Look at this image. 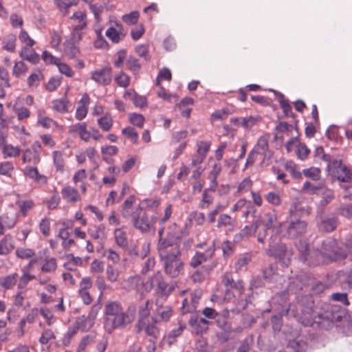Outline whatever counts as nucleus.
<instances>
[{
    "label": "nucleus",
    "mask_w": 352,
    "mask_h": 352,
    "mask_svg": "<svg viewBox=\"0 0 352 352\" xmlns=\"http://www.w3.org/2000/svg\"><path fill=\"white\" fill-rule=\"evenodd\" d=\"M17 205L20 209V212L23 217L28 215L29 211L33 208L34 202L32 200H25L21 201H18Z\"/></svg>",
    "instance_id": "obj_48"
},
{
    "label": "nucleus",
    "mask_w": 352,
    "mask_h": 352,
    "mask_svg": "<svg viewBox=\"0 0 352 352\" xmlns=\"http://www.w3.org/2000/svg\"><path fill=\"white\" fill-rule=\"evenodd\" d=\"M115 81L118 85L125 88L129 85L130 77L126 74L121 72L115 77Z\"/></svg>",
    "instance_id": "obj_55"
},
{
    "label": "nucleus",
    "mask_w": 352,
    "mask_h": 352,
    "mask_svg": "<svg viewBox=\"0 0 352 352\" xmlns=\"http://www.w3.org/2000/svg\"><path fill=\"white\" fill-rule=\"evenodd\" d=\"M309 251L308 248L306 246L305 250L302 251V254L305 256L307 255L310 257L314 255L317 256V258L314 264H319L324 263L327 260L337 261L339 259L344 258L347 256L346 252L341 248L337 247V241L333 239H329L323 242L322 250L320 252H312L311 254L307 253Z\"/></svg>",
    "instance_id": "obj_3"
},
{
    "label": "nucleus",
    "mask_w": 352,
    "mask_h": 352,
    "mask_svg": "<svg viewBox=\"0 0 352 352\" xmlns=\"http://www.w3.org/2000/svg\"><path fill=\"white\" fill-rule=\"evenodd\" d=\"M106 274L107 279L110 282L114 283L118 280L120 272L118 270L115 269L112 265H107Z\"/></svg>",
    "instance_id": "obj_56"
},
{
    "label": "nucleus",
    "mask_w": 352,
    "mask_h": 352,
    "mask_svg": "<svg viewBox=\"0 0 352 352\" xmlns=\"http://www.w3.org/2000/svg\"><path fill=\"white\" fill-rule=\"evenodd\" d=\"M91 78L100 85H107L111 82V69L107 67L96 69L91 73Z\"/></svg>",
    "instance_id": "obj_11"
},
{
    "label": "nucleus",
    "mask_w": 352,
    "mask_h": 352,
    "mask_svg": "<svg viewBox=\"0 0 352 352\" xmlns=\"http://www.w3.org/2000/svg\"><path fill=\"white\" fill-rule=\"evenodd\" d=\"M126 67L130 69L134 74L139 72L141 68V65L138 62V60L133 56H129L126 61Z\"/></svg>",
    "instance_id": "obj_46"
},
{
    "label": "nucleus",
    "mask_w": 352,
    "mask_h": 352,
    "mask_svg": "<svg viewBox=\"0 0 352 352\" xmlns=\"http://www.w3.org/2000/svg\"><path fill=\"white\" fill-rule=\"evenodd\" d=\"M28 71V67L27 65L20 60L15 62L13 69L12 75L16 78H21L25 76Z\"/></svg>",
    "instance_id": "obj_30"
},
{
    "label": "nucleus",
    "mask_w": 352,
    "mask_h": 352,
    "mask_svg": "<svg viewBox=\"0 0 352 352\" xmlns=\"http://www.w3.org/2000/svg\"><path fill=\"white\" fill-rule=\"evenodd\" d=\"M20 56L25 60L32 63H36L39 60L38 55L32 50L24 47L20 52Z\"/></svg>",
    "instance_id": "obj_27"
},
{
    "label": "nucleus",
    "mask_w": 352,
    "mask_h": 352,
    "mask_svg": "<svg viewBox=\"0 0 352 352\" xmlns=\"http://www.w3.org/2000/svg\"><path fill=\"white\" fill-rule=\"evenodd\" d=\"M214 247L212 245L208 247L204 253L197 252L191 259L190 265L193 267H197L202 263L212 258L214 254Z\"/></svg>",
    "instance_id": "obj_13"
},
{
    "label": "nucleus",
    "mask_w": 352,
    "mask_h": 352,
    "mask_svg": "<svg viewBox=\"0 0 352 352\" xmlns=\"http://www.w3.org/2000/svg\"><path fill=\"white\" fill-rule=\"evenodd\" d=\"M104 230H105V226L103 224H100L96 230H89V233L91 236V237L94 239H99L103 236H104Z\"/></svg>",
    "instance_id": "obj_58"
},
{
    "label": "nucleus",
    "mask_w": 352,
    "mask_h": 352,
    "mask_svg": "<svg viewBox=\"0 0 352 352\" xmlns=\"http://www.w3.org/2000/svg\"><path fill=\"white\" fill-rule=\"evenodd\" d=\"M98 307L94 306L88 316H81L76 318V326L82 331H88L91 327H93L94 320L98 311Z\"/></svg>",
    "instance_id": "obj_9"
},
{
    "label": "nucleus",
    "mask_w": 352,
    "mask_h": 352,
    "mask_svg": "<svg viewBox=\"0 0 352 352\" xmlns=\"http://www.w3.org/2000/svg\"><path fill=\"white\" fill-rule=\"evenodd\" d=\"M97 122L103 131H109L112 127L113 119L109 115H105L100 118Z\"/></svg>",
    "instance_id": "obj_39"
},
{
    "label": "nucleus",
    "mask_w": 352,
    "mask_h": 352,
    "mask_svg": "<svg viewBox=\"0 0 352 352\" xmlns=\"http://www.w3.org/2000/svg\"><path fill=\"white\" fill-rule=\"evenodd\" d=\"M122 133L124 135L129 138L133 144H136L138 142V133L131 126L126 127L122 129Z\"/></svg>",
    "instance_id": "obj_49"
},
{
    "label": "nucleus",
    "mask_w": 352,
    "mask_h": 352,
    "mask_svg": "<svg viewBox=\"0 0 352 352\" xmlns=\"http://www.w3.org/2000/svg\"><path fill=\"white\" fill-rule=\"evenodd\" d=\"M189 324L197 334L206 333L208 328H204V326L197 322V316H192L189 320Z\"/></svg>",
    "instance_id": "obj_57"
},
{
    "label": "nucleus",
    "mask_w": 352,
    "mask_h": 352,
    "mask_svg": "<svg viewBox=\"0 0 352 352\" xmlns=\"http://www.w3.org/2000/svg\"><path fill=\"white\" fill-rule=\"evenodd\" d=\"M302 173L306 177L314 181L318 180L320 177V170L316 167L304 169Z\"/></svg>",
    "instance_id": "obj_47"
},
{
    "label": "nucleus",
    "mask_w": 352,
    "mask_h": 352,
    "mask_svg": "<svg viewBox=\"0 0 352 352\" xmlns=\"http://www.w3.org/2000/svg\"><path fill=\"white\" fill-rule=\"evenodd\" d=\"M23 173L26 177H28L36 184L44 185L47 183V177L40 173L36 166H25L23 169Z\"/></svg>",
    "instance_id": "obj_12"
},
{
    "label": "nucleus",
    "mask_w": 352,
    "mask_h": 352,
    "mask_svg": "<svg viewBox=\"0 0 352 352\" xmlns=\"http://www.w3.org/2000/svg\"><path fill=\"white\" fill-rule=\"evenodd\" d=\"M17 278L18 274L16 273L10 274L6 277L0 278V285L6 289H11L16 283Z\"/></svg>",
    "instance_id": "obj_31"
},
{
    "label": "nucleus",
    "mask_w": 352,
    "mask_h": 352,
    "mask_svg": "<svg viewBox=\"0 0 352 352\" xmlns=\"http://www.w3.org/2000/svg\"><path fill=\"white\" fill-rule=\"evenodd\" d=\"M221 171V165L219 164H214L208 176L209 179L211 180V182L214 186L217 184L216 179L217 176L220 174Z\"/></svg>",
    "instance_id": "obj_64"
},
{
    "label": "nucleus",
    "mask_w": 352,
    "mask_h": 352,
    "mask_svg": "<svg viewBox=\"0 0 352 352\" xmlns=\"http://www.w3.org/2000/svg\"><path fill=\"white\" fill-rule=\"evenodd\" d=\"M285 168L294 178L300 179L302 177V174L300 170H298L297 165L293 162H286L285 164Z\"/></svg>",
    "instance_id": "obj_42"
},
{
    "label": "nucleus",
    "mask_w": 352,
    "mask_h": 352,
    "mask_svg": "<svg viewBox=\"0 0 352 352\" xmlns=\"http://www.w3.org/2000/svg\"><path fill=\"white\" fill-rule=\"evenodd\" d=\"M142 284V281L138 275L130 276L122 283L123 289L128 291L135 289Z\"/></svg>",
    "instance_id": "obj_24"
},
{
    "label": "nucleus",
    "mask_w": 352,
    "mask_h": 352,
    "mask_svg": "<svg viewBox=\"0 0 352 352\" xmlns=\"http://www.w3.org/2000/svg\"><path fill=\"white\" fill-rule=\"evenodd\" d=\"M307 228V223L305 221L289 216L287 217V223L280 222L277 228V232L288 238L294 239L304 234Z\"/></svg>",
    "instance_id": "obj_5"
},
{
    "label": "nucleus",
    "mask_w": 352,
    "mask_h": 352,
    "mask_svg": "<svg viewBox=\"0 0 352 352\" xmlns=\"http://www.w3.org/2000/svg\"><path fill=\"white\" fill-rule=\"evenodd\" d=\"M130 122L133 124L140 128H142L144 125V118L142 114L131 113L129 115Z\"/></svg>",
    "instance_id": "obj_60"
},
{
    "label": "nucleus",
    "mask_w": 352,
    "mask_h": 352,
    "mask_svg": "<svg viewBox=\"0 0 352 352\" xmlns=\"http://www.w3.org/2000/svg\"><path fill=\"white\" fill-rule=\"evenodd\" d=\"M113 235L116 245L122 249H126L128 245V240L126 233L123 228H119L115 229Z\"/></svg>",
    "instance_id": "obj_19"
},
{
    "label": "nucleus",
    "mask_w": 352,
    "mask_h": 352,
    "mask_svg": "<svg viewBox=\"0 0 352 352\" xmlns=\"http://www.w3.org/2000/svg\"><path fill=\"white\" fill-rule=\"evenodd\" d=\"M80 53L78 44L72 41L66 40L64 43V54L69 58H73Z\"/></svg>",
    "instance_id": "obj_21"
},
{
    "label": "nucleus",
    "mask_w": 352,
    "mask_h": 352,
    "mask_svg": "<svg viewBox=\"0 0 352 352\" xmlns=\"http://www.w3.org/2000/svg\"><path fill=\"white\" fill-rule=\"evenodd\" d=\"M14 112L16 114L17 119L19 121H22L25 119L28 118L30 116V111L24 107H16L13 108Z\"/></svg>",
    "instance_id": "obj_51"
},
{
    "label": "nucleus",
    "mask_w": 352,
    "mask_h": 352,
    "mask_svg": "<svg viewBox=\"0 0 352 352\" xmlns=\"http://www.w3.org/2000/svg\"><path fill=\"white\" fill-rule=\"evenodd\" d=\"M78 0H55V3L58 9L66 14L69 8L72 6H76Z\"/></svg>",
    "instance_id": "obj_38"
},
{
    "label": "nucleus",
    "mask_w": 352,
    "mask_h": 352,
    "mask_svg": "<svg viewBox=\"0 0 352 352\" xmlns=\"http://www.w3.org/2000/svg\"><path fill=\"white\" fill-rule=\"evenodd\" d=\"M140 17L138 11H133L129 14H125L122 16V20L127 25H132L137 23Z\"/></svg>",
    "instance_id": "obj_44"
},
{
    "label": "nucleus",
    "mask_w": 352,
    "mask_h": 352,
    "mask_svg": "<svg viewBox=\"0 0 352 352\" xmlns=\"http://www.w3.org/2000/svg\"><path fill=\"white\" fill-rule=\"evenodd\" d=\"M309 152V150L305 144L298 143L296 154L299 159L302 160H305L307 157Z\"/></svg>",
    "instance_id": "obj_62"
},
{
    "label": "nucleus",
    "mask_w": 352,
    "mask_h": 352,
    "mask_svg": "<svg viewBox=\"0 0 352 352\" xmlns=\"http://www.w3.org/2000/svg\"><path fill=\"white\" fill-rule=\"evenodd\" d=\"M56 260L54 258H50L45 261L41 267V271L43 272H52L56 270Z\"/></svg>",
    "instance_id": "obj_52"
},
{
    "label": "nucleus",
    "mask_w": 352,
    "mask_h": 352,
    "mask_svg": "<svg viewBox=\"0 0 352 352\" xmlns=\"http://www.w3.org/2000/svg\"><path fill=\"white\" fill-rule=\"evenodd\" d=\"M37 123L45 129H50L53 126H58V124L56 121L49 117L42 116L40 111H38Z\"/></svg>",
    "instance_id": "obj_43"
},
{
    "label": "nucleus",
    "mask_w": 352,
    "mask_h": 352,
    "mask_svg": "<svg viewBox=\"0 0 352 352\" xmlns=\"http://www.w3.org/2000/svg\"><path fill=\"white\" fill-rule=\"evenodd\" d=\"M71 107V102L65 98L56 99L52 102L53 109L59 113H67Z\"/></svg>",
    "instance_id": "obj_23"
},
{
    "label": "nucleus",
    "mask_w": 352,
    "mask_h": 352,
    "mask_svg": "<svg viewBox=\"0 0 352 352\" xmlns=\"http://www.w3.org/2000/svg\"><path fill=\"white\" fill-rule=\"evenodd\" d=\"M157 320L155 318H151V322L146 324L144 322V325L142 330H144L146 334L148 336H150L151 339L157 340L160 335V329L157 327Z\"/></svg>",
    "instance_id": "obj_16"
},
{
    "label": "nucleus",
    "mask_w": 352,
    "mask_h": 352,
    "mask_svg": "<svg viewBox=\"0 0 352 352\" xmlns=\"http://www.w3.org/2000/svg\"><path fill=\"white\" fill-rule=\"evenodd\" d=\"M267 254L269 255H273L276 258H278L282 260L284 265H287L289 261L288 258H285L286 254V246L285 245H278L276 247H272L269 249Z\"/></svg>",
    "instance_id": "obj_20"
},
{
    "label": "nucleus",
    "mask_w": 352,
    "mask_h": 352,
    "mask_svg": "<svg viewBox=\"0 0 352 352\" xmlns=\"http://www.w3.org/2000/svg\"><path fill=\"white\" fill-rule=\"evenodd\" d=\"M104 327L109 333L131 324L136 318L137 307L130 304L126 309L118 301H109L104 305Z\"/></svg>",
    "instance_id": "obj_1"
},
{
    "label": "nucleus",
    "mask_w": 352,
    "mask_h": 352,
    "mask_svg": "<svg viewBox=\"0 0 352 352\" xmlns=\"http://www.w3.org/2000/svg\"><path fill=\"white\" fill-rule=\"evenodd\" d=\"M252 186V180L246 177L245 178L239 185L237 192L239 194H242L245 192L248 191Z\"/></svg>",
    "instance_id": "obj_63"
},
{
    "label": "nucleus",
    "mask_w": 352,
    "mask_h": 352,
    "mask_svg": "<svg viewBox=\"0 0 352 352\" xmlns=\"http://www.w3.org/2000/svg\"><path fill=\"white\" fill-rule=\"evenodd\" d=\"M21 150L18 146H13L10 144H6L2 147V154L3 158H14L20 155Z\"/></svg>",
    "instance_id": "obj_22"
},
{
    "label": "nucleus",
    "mask_w": 352,
    "mask_h": 352,
    "mask_svg": "<svg viewBox=\"0 0 352 352\" xmlns=\"http://www.w3.org/2000/svg\"><path fill=\"white\" fill-rule=\"evenodd\" d=\"M337 221L335 218H331L322 220L318 225V228L321 231L331 232L336 229Z\"/></svg>",
    "instance_id": "obj_36"
},
{
    "label": "nucleus",
    "mask_w": 352,
    "mask_h": 352,
    "mask_svg": "<svg viewBox=\"0 0 352 352\" xmlns=\"http://www.w3.org/2000/svg\"><path fill=\"white\" fill-rule=\"evenodd\" d=\"M14 170V165L10 162H3L0 163V175L7 177H11Z\"/></svg>",
    "instance_id": "obj_54"
},
{
    "label": "nucleus",
    "mask_w": 352,
    "mask_h": 352,
    "mask_svg": "<svg viewBox=\"0 0 352 352\" xmlns=\"http://www.w3.org/2000/svg\"><path fill=\"white\" fill-rule=\"evenodd\" d=\"M151 302L150 300H146L144 303L141 305L139 307L138 309V322L137 324L138 332H140L144 325L145 320L150 315V311L151 309Z\"/></svg>",
    "instance_id": "obj_14"
},
{
    "label": "nucleus",
    "mask_w": 352,
    "mask_h": 352,
    "mask_svg": "<svg viewBox=\"0 0 352 352\" xmlns=\"http://www.w3.org/2000/svg\"><path fill=\"white\" fill-rule=\"evenodd\" d=\"M56 65L58 68L59 72L61 74H65L67 77H73L74 76V72H73L72 68L66 63H60V61L59 60L57 63Z\"/></svg>",
    "instance_id": "obj_61"
},
{
    "label": "nucleus",
    "mask_w": 352,
    "mask_h": 352,
    "mask_svg": "<svg viewBox=\"0 0 352 352\" xmlns=\"http://www.w3.org/2000/svg\"><path fill=\"white\" fill-rule=\"evenodd\" d=\"M135 201V197L133 195L128 197L122 205V209L121 210V214L124 219H129L132 217L131 208Z\"/></svg>",
    "instance_id": "obj_32"
},
{
    "label": "nucleus",
    "mask_w": 352,
    "mask_h": 352,
    "mask_svg": "<svg viewBox=\"0 0 352 352\" xmlns=\"http://www.w3.org/2000/svg\"><path fill=\"white\" fill-rule=\"evenodd\" d=\"M264 226H265V230L263 231V233L261 234L259 232L258 235V241L263 243L265 238L266 236L267 230L271 229L273 228H276L277 230V228L278 227L279 224L280 223H278V214L276 210L273 209L269 212H267L264 217L263 219Z\"/></svg>",
    "instance_id": "obj_8"
},
{
    "label": "nucleus",
    "mask_w": 352,
    "mask_h": 352,
    "mask_svg": "<svg viewBox=\"0 0 352 352\" xmlns=\"http://www.w3.org/2000/svg\"><path fill=\"white\" fill-rule=\"evenodd\" d=\"M329 306L327 305V311L320 314V317L331 322L338 320L341 316L337 312V307H331V310H329Z\"/></svg>",
    "instance_id": "obj_29"
},
{
    "label": "nucleus",
    "mask_w": 352,
    "mask_h": 352,
    "mask_svg": "<svg viewBox=\"0 0 352 352\" xmlns=\"http://www.w3.org/2000/svg\"><path fill=\"white\" fill-rule=\"evenodd\" d=\"M160 261L164 273L170 278L177 277L184 270L179 245L167 239H161L157 243Z\"/></svg>",
    "instance_id": "obj_2"
},
{
    "label": "nucleus",
    "mask_w": 352,
    "mask_h": 352,
    "mask_svg": "<svg viewBox=\"0 0 352 352\" xmlns=\"http://www.w3.org/2000/svg\"><path fill=\"white\" fill-rule=\"evenodd\" d=\"M318 193H320L322 195L320 205L322 207L330 203L334 198V193L333 190L325 187L320 188Z\"/></svg>",
    "instance_id": "obj_28"
},
{
    "label": "nucleus",
    "mask_w": 352,
    "mask_h": 352,
    "mask_svg": "<svg viewBox=\"0 0 352 352\" xmlns=\"http://www.w3.org/2000/svg\"><path fill=\"white\" fill-rule=\"evenodd\" d=\"M5 229L13 228L18 222L19 215L17 212H7L1 217Z\"/></svg>",
    "instance_id": "obj_25"
},
{
    "label": "nucleus",
    "mask_w": 352,
    "mask_h": 352,
    "mask_svg": "<svg viewBox=\"0 0 352 352\" xmlns=\"http://www.w3.org/2000/svg\"><path fill=\"white\" fill-rule=\"evenodd\" d=\"M71 19L76 23L74 25L76 28H85L87 25V15L85 11L79 10L74 12Z\"/></svg>",
    "instance_id": "obj_26"
},
{
    "label": "nucleus",
    "mask_w": 352,
    "mask_h": 352,
    "mask_svg": "<svg viewBox=\"0 0 352 352\" xmlns=\"http://www.w3.org/2000/svg\"><path fill=\"white\" fill-rule=\"evenodd\" d=\"M14 248L12 236L8 234L0 240V256H6Z\"/></svg>",
    "instance_id": "obj_15"
},
{
    "label": "nucleus",
    "mask_w": 352,
    "mask_h": 352,
    "mask_svg": "<svg viewBox=\"0 0 352 352\" xmlns=\"http://www.w3.org/2000/svg\"><path fill=\"white\" fill-rule=\"evenodd\" d=\"M16 36L13 34L7 36L3 41V48L8 52H13L16 46Z\"/></svg>",
    "instance_id": "obj_41"
},
{
    "label": "nucleus",
    "mask_w": 352,
    "mask_h": 352,
    "mask_svg": "<svg viewBox=\"0 0 352 352\" xmlns=\"http://www.w3.org/2000/svg\"><path fill=\"white\" fill-rule=\"evenodd\" d=\"M253 149L259 154L265 155L268 150V136L263 135L260 137Z\"/></svg>",
    "instance_id": "obj_37"
},
{
    "label": "nucleus",
    "mask_w": 352,
    "mask_h": 352,
    "mask_svg": "<svg viewBox=\"0 0 352 352\" xmlns=\"http://www.w3.org/2000/svg\"><path fill=\"white\" fill-rule=\"evenodd\" d=\"M114 25H111L107 30L105 35L112 43H118L126 36V32L118 21H115Z\"/></svg>",
    "instance_id": "obj_10"
},
{
    "label": "nucleus",
    "mask_w": 352,
    "mask_h": 352,
    "mask_svg": "<svg viewBox=\"0 0 352 352\" xmlns=\"http://www.w3.org/2000/svg\"><path fill=\"white\" fill-rule=\"evenodd\" d=\"M30 148L32 150V153H34V164H38L41 161L40 155L42 149L40 142H34Z\"/></svg>",
    "instance_id": "obj_59"
},
{
    "label": "nucleus",
    "mask_w": 352,
    "mask_h": 352,
    "mask_svg": "<svg viewBox=\"0 0 352 352\" xmlns=\"http://www.w3.org/2000/svg\"><path fill=\"white\" fill-rule=\"evenodd\" d=\"M258 228V225L256 224L254 227L245 226L239 233L234 236V241L239 243L244 239L249 238L252 234L255 233Z\"/></svg>",
    "instance_id": "obj_17"
},
{
    "label": "nucleus",
    "mask_w": 352,
    "mask_h": 352,
    "mask_svg": "<svg viewBox=\"0 0 352 352\" xmlns=\"http://www.w3.org/2000/svg\"><path fill=\"white\" fill-rule=\"evenodd\" d=\"M54 166L56 170L60 173L65 170V162L61 152L55 151L52 153Z\"/></svg>",
    "instance_id": "obj_33"
},
{
    "label": "nucleus",
    "mask_w": 352,
    "mask_h": 352,
    "mask_svg": "<svg viewBox=\"0 0 352 352\" xmlns=\"http://www.w3.org/2000/svg\"><path fill=\"white\" fill-rule=\"evenodd\" d=\"M265 199L270 204L274 206H279L282 204L280 195L273 191L266 193L265 195Z\"/></svg>",
    "instance_id": "obj_40"
},
{
    "label": "nucleus",
    "mask_w": 352,
    "mask_h": 352,
    "mask_svg": "<svg viewBox=\"0 0 352 352\" xmlns=\"http://www.w3.org/2000/svg\"><path fill=\"white\" fill-rule=\"evenodd\" d=\"M56 339L54 331L51 329L44 328L41 336L39 338V342L45 345L47 344L50 340Z\"/></svg>",
    "instance_id": "obj_45"
},
{
    "label": "nucleus",
    "mask_w": 352,
    "mask_h": 352,
    "mask_svg": "<svg viewBox=\"0 0 352 352\" xmlns=\"http://www.w3.org/2000/svg\"><path fill=\"white\" fill-rule=\"evenodd\" d=\"M327 168L333 177L342 182H348L351 179V173L348 168L343 165L341 161L335 160L327 165Z\"/></svg>",
    "instance_id": "obj_7"
},
{
    "label": "nucleus",
    "mask_w": 352,
    "mask_h": 352,
    "mask_svg": "<svg viewBox=\"0 0 352 352\" xmlns=\"http://www.w3.org/2000/svg\"><path fill=\"white\" fill-rule=\"evenodd\" d=\"M259 120L258 116H248L242 118L241 126L245 129H250L254 126Z\"/></svg>",
    "instance_id": "obj_53"
},
{
    "label": "nucleus",
    "mask_w": 352,
    "mask_h": 352,
    "mask_svg": "<svg viewBox=\"0 0 352 352\" xmlns=\"http://www.w3.org/2000/svg\"><path fill=\"white\" fill-rule=\"evenodd\" d=\"M132 223L134 228L142 233L150 231L154 225L153 221L149 220L148 215L141 208H137L133 214Z\"/></svg>",
    "instance_id": "obj_6"
},
{
    "label": "nucleus",
    "mask_w": 352,
    "mask_h": 352,
    "mask_svg": "<svg viewBox=\"0 0 352 352\" xmlns=\"http://www.w3.org/2000/svg\"><path fill=\"white\" fill-rule=\"evenodd\" d=\"M210 190L214 191V188H206L203 192L202 199L199 203V208L201 209L208 208L213 202V197L208 194Z\"/></svg>",
    "instance_id": "obj_35"
},
{
    "label": "nucleus",
    "mask_w": 352,
    "mask_h": 352,
    "mask_svg": "<svg viewBox=\"0 0 352 352\" xmlns=\"http://www.w3.org/2000/svg\"><path fill=\"white\" fill-rule=\"evenodd\" d=\"M61 194L67 202H76L80 199L78 190L69 186L64 187Z\"/></svg>",
    "instance_id": "obj_18"
},
{
    "label": "nucleus",
    "mask_w": 352,
    "mask_h": 352,
    "mask_svg": "<svg viewBox=\"0 0 352 352\" xmlns=\"http://www.w3.org/2000/svg\"><path fill=\"white\" fill-rule=\"evenodd\" d=\"M217 227L221 228L223 227H228L230 230L234 229V221L230 216L226 214H221L217 221Z\"/></svg>",
    "instance_id": "obj_34"
},
{
    "label": "nucleus",
    "mask_w": 352,
    "mask_h": 352,
    "mask_svg": "<svg viewBox=\"0 0 352 352\" xmlns=\"http://www.w3.org/2000/svg\"><path fill=\"white\" fill-rule=\"evenodd\" d=\"M304 300L306 302L307 305H304L302 302H300L297 304H291L284 312L298 318V320L305 326H311L314 320V317L313 316V301L311 297H305Z\"/></svg>",
    "instance_id": "obj_4"
},
{
    "label": "nucleus",
    "mask_w": 352,
    "mask_h": 352,
    "mask_svg": "<svg viewBox=\"0 0 352 352\" xmlns=\"http://www.w3.org/2000/svg\"><path fill=\"white\" fill-rule=\"evenodd\" d=\"M184 328H185L184 325L179 324V326L177 328L173 329L169 333V334L166 338V341L169 345H171L175 342V340L176 339V338H177L178 336H179L182 334Z\"/></svg>",
    "instance_id": "obj_50"
}]
</instances>
